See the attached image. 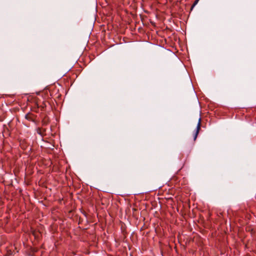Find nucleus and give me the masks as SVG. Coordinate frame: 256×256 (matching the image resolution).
I'll list each match as a JSON object with an SVG mask.
<instances>
[{
    "mask_svg": "<svg viewBox=\"0 0 256 256\" xmlns=\"http://www.w3.org/2000/svg\"><path fill=\"white\" fill-rule=\"evenodd\" d=\"M200 126H201V118H199L198 119V122L197 124V126L196 130V132L194 134V140H195L198 136V135L199 133L200 130Z\"/></svg>",
    "mask_w": 256,
    "mask_h": 256,
    "instance_id": "nucleus-1",
    "label": "nucleus"
},
{
    "mask_svg": "<svg viewBox=\"0 0 256 256\" xmlns=\"http://www.w3.org/2000/svg\"><path fill=\"white\" fill-rule=\"evenodd\" d=\"M198 1H199V0H196L194 1V2L192 6L191 9H192L194 8V7L195 6L198 4Z\"/></svg>",
    "mask_w": 256,
    "mask_h": 256,
    "instance_id": "nucleus-2",
    "label": "nucleus"
}]
</instances>
